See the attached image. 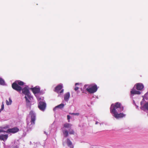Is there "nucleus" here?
<instances>
[{"instance_id":"nucleus-1","label":"nucleus","mask_w":148,"mask_h":148,"mask_svg":"<svg viewBox=\"0 0 148 148\" xmlns=\"http://www.w3.org/2000/svg\"><path fill=\"white\" fill-rule=\"evenodd\" d=\"M124 110V108L118 102L112 104L110 108V112L112 116L117 119L125 117L126 115L121 112Z\"/></svg>"},{"instance_id":"nucleus-2","label":"nucleus","mask_w":148,"mask_h":148,"mask_svg":"<svg viewBox=\"0 0 148 148\" xmlns=\"http://www.w3.org/2000/svg\"><path fill=\"white\" fill-rule=\"evenodd\" d=\"M24 84L23 82L20 80H16L12 84V86L14 89L20 92L22 87L19 86H23Z\"/></svg>"},{"instance_id":"nucleus-3","label":"nucleus","mask_w":148,"mask_h":148,"mask_svg":"<svg viewBox=\"0 0 148 148\" xmlns=\"http://www.w3.org/2000/svg\"><path fill=\"white\" fill-rule=\"evenodd\" d=\"M29 115L30 116L31 118L30 122L31 125H29V123H27V127L28 128H31L32 126L30 127L32 125H34L35 124V121L36 120V114L35 112L33 110L31 111L29 114Z\"/></svg>"},{"instance_id":"nucleus-4","label":"nucleus","mask_w":148,"mask_h":148,"mask_svg":"<svg viewBox=\"0 0 148 148\" xmlns=\"http://www.w3.org/2000/svg\"><path fill=\"white\" fill-rule=\"evenodd\" d=\"M21 90L23 94L25 95L29 99L32 98V97L31 96V94L29 90V88L28 86H26L23 88H22Z\"/></svg>"},{"instance_id":"nucleus-5","label":"nucleus","mask_w":148,"mask_h":148,"mask_svg":"<svg viewBox=\"0 0 148 148\" xmlns=\"http://www.w3.org/2000/svg\"><path fill=\"white\" fill-rule=\"evenodd\" d=\"M89 86L86 89V90L90 93H93L96 92L98 89L97 86L95 84L90 88H89Z\"/></svg>"},{"instance_id":"nucleus-6","label":"nucleus","mask_w":148,"mask_h":148,"mask_svg":"<svg viewBox=\"0 0 148 148\" xmlns=\"http://www.w3.org/2000/svg\"><path fill=\"white\" fill-rule=\"evenodd\" d=\"M46 107V104L45 101H39L38 104V107L41 110L44 111H45Z\"/></svg>"},{"instance_id":"nucleus-7","label":"nucleus","mask_w":148,"mask_h":148,"mask_svg":"<svg viewBox=\"0 0 148 148\" xmlns=\"http://www.w3.org/2000/svg\"><path fill=\"white\" fill-rule=\"evenodd\" d=\"M69 134H74L75 133L73 130L69 129ZM63 133L64 136L65 137H66L69 136V131L66 130H63Z\"/></svg>"},{"instance_id":"nucleus-8","label":"nucleus","mask_w":148,"mask_h":148,"mask_svg":"<svg viewBox=\"0 0 148 148\" xmlns=\"http://www.w3.org/2000/svg\"><path fill=\"white\" fill-rule=\"evenodd\" d=\"M19 129L16 127H14L12 128H10L8 129L6 131L7 133H15L19 131Z\"/></svg>"},{"instance_id":"nucleus-9","label":"nucleus","mask_w":148,"mask_h":148,"mask_svg":"<svg viewBox=\"0 0 148 148\" xmlns=\"http://www.w3.org/2000/svg\"><path fill=\"white\" fill-rule=\"evenodd\" d=\"M31 89L32 90L33 93L35 95L39 93L40 90V88L39 86H36L34 88H31Z\"/></svg>"},{"instance_id":"nucleus-10","label":"nucleus","mask_w":148,"mask_h":148,"mask_svg":"<svg viewBox=\"0 0 148 148\" xmlns=\"http://www.w3.org/2000/svg\"><path fill=\"white\" fill-rule=\"evenodd\" d=\"M135 86L133 87L130 91L131 95H140L141 94L140 91L136 90L135 88Z\"/></svg>"},{"instance_id":"nucleus-11","label":"nucleus","mask_w":148,"mask_h":148,"mask_svg":"<svg viewBox=\"0 0 148 148\" xmlns=\"http://www.w3.org/2000/svg\"><path fill=\"white\" fill-rule=\"evenodd\" d=\"M25 101L26 102V106L27 108H29V109L31 108V103L30 100H31L29 99L26 96L25 97Z\"/></svg>"},{"instance_id":"nucleus-12","label":"nucleus","mask_w":148,"mask_h":148,"mask_svg":"<svg viewBox=\"0 0 148 148\" xmlns=\"http://www.w3.org/2000/svg\"><path fill=\"white\" fill-rule=\"evenodd\" d=\"M135 86V87L136 86V89L139 90H142L144 87L143 84L141 83H137Z\"/></svg>"},{"instance_id":"nucleus-13","label":"nucleus","mask_w":148,"mask_h":148,"mask_svg":"<svg viewBox=\"0 0 148 148\" xmlns=\"http://www.w3.org/2000/svg\"><path fill=\"white\" fill-rule=\"evenodd\" d=\"M140 109L145 112L148 111V102L146 103L143 106L140 107Z\"/></svg>"},{"instance_id":"nucleus-14","label":"nucleus","mask_w":148,"mask_h":148,"mask_svg":"<svg viewBox=\"0 0 148 148\" xmlns=\"http://www.w3.org/2000/svg\"><path fill=\"white\" fill-rule=\"evenodd\" d=\"M62 87V84H60L55 88L54 91L58 93H59V91L61 89Z\"/></svg>"},{"instance_id":"nucleus-15","label":"nucleus","mask_w":148,"mask_h":148,"mask_svg":"<svg viewBox=\"0 0 148 148\" xmlns=\"http://www.w3.org/2000/svg\"><path fill=\"white\" fill-rule=\"evenodd\" d=\"M70 97V93L68 92L66 93L64 95V100L66 101H68Z\"/></svg>"},{"instance_id":"nucleus-16","label":"nucleus","mask_w":148,"mask_h":148,"mask_svg":"<svg viewBox=\"0 0 148 148\" xmlns=\"http://www.w3.org/2000/svg\"><path fill=\"white\" fill-rule=\"evenodd\" d=\"M64 106V105L63 103H61L59 105L56 106L53 109V110L54 111H56V110L57 108H59L60 109H62L63 108Z\"/></svg>"},{"instance_id":"nucleus-17","label":"nucleus","mask_w":148,"mask_h":148,"mask_svg":"<svg viewBox=\"0 0 148 148\" xmlns=\"http://www.w3.org/2000/svg\"><path fill=\"white\" fill-rule=\"evenodd\" d=\"M66 140V143L68 146L71 148H73V146L72 145V143L70 139L69 138H67Z\"/></svg>"},{"instance_id":"nucleus-18","label":"nucleus","mask_w":148,"mask_h":148,"mask_svg":"<svg viewBox=\"0 0 148 148\" xmlns=\"http://www.w3.org/2000/svg\"><path fill=\"white\" fill-rule=\"evenodd\" d=\"M71 125L70 123H66L64 124V127L66 128H70L71 126Z\"/></svg>"},{"instance_id":"nucleus-19","label":"nucleus","mask_w":148,"mask_h":148,"mask_svg":"<svg viewBox=\"0 0 148 148\" xmlns=\"http://www.w3.org/2000/svg\"><path fill=\"white\" fill-rule=\"evenodd\" d=\"M9 102L7 100H6V104L7 105H11V104H12V101L11 99V97H9Z\"/></svg>"},{"instance_id":"nucleus-20","label":"nucleus","mask_w":148,"mask_h":148,"mask_svg":"<svg viewBox=\"0 0 148 148\" xmlns=\"http://www.w3.org/2000/svg\"><path fill=\"white\" fill-rule=\"evenodd\" d=\"M0 84L4 85L5 84V82L4 80L1 77H0Z\"/></svg>"},{"instance_id":"nucleus-21","label":"nucleus","mask_w":148,"mask_h":148,"mask_svg":"<svg viewBox=\"0 0 148 148\" xmlns=\"http://www.w3.org/2000/svg\"><path fill=\"white\" fill-rule=\"evenodd\" d=\"M2 136L3 138V140H4V139L5 140L7 139L8 137V135L7 134L3 135H2Z\"/></svg>"},{"instance_id":"nucleus-22","label":"nucleus","mask_w":148,"mask_h":148,"mask_svg":"<svg viewBox=\"0 0 148 148\" xmlns=\"http://www.w3.org/2000/svg\"><path fill=\"white\" fill-rule=\"evenodd\" d=\"M4 109V105L3 104V102H2V104L1 105V108L0 109V113H1V112L2 110H3Z\"/></svg>"},{"instance_id":"nucleus-23","label":"nucleus","mask_w":148,"mask_h":148,"mask_svg":"<svg viewBox=\"0 0 148 148\" xmlns=\"http://www.w3.org/2000/svg\"><path fill=\"white\" fill-rule=\"evenodd\" d=\"M35 96L36 97L37 100L38 101H41V97H40L39 96H38L37 95H35Z\"/></svg>"},{"instance_id":"nucleus-24","label":"nucleus","mask_w":148,"mask_h":148,"mask_svg":"<svg viewBox=\"0 0 148 148\" xmlns=\"http://www.w3.org/2000/svg\"><path fill=\"white\" fill-rule=\"evenodd\" d=\"M35 96L36 97L37 100L38 101H41V97H40L39 96H38L37 95H35Z\"/></svg>"},{"instance_id":"nucleus-25","label":"nucleus","mask_w":148,"mask_h":148,"mask_svg":"<svg viewBox=\"0 0 148 148\" xmlns=\"http://www.w3.org/2000/svg\"><path fill=\"white\" fill-rule=\"evenodd\" d=\"M144 99H143L142 101L140 102V104L141 105L140 107H141L142 106H143V103H144Z\"/></svg>"},{"instance_id":"nucleus-26","label":"nucleus","mask_w":148,"mask_h":148,"mask_svg":"<svg viewBox=\"0 0 148 148\" xmlns=\"http://www.w3.org/2000/svg\"><path fill=\"white\" fill-rule=\"evenodd\" d=\"M39 93L40 95H42L44 94L45 93V92L43 90H40V92H39Z\"/></svg>"},{"instance_id":"nucleus-27","label":"nucleus","mask_w":148,"mask_h":148,"mask_svg":"<svg viewBox=\"0 0 148 148\" xmlns=\"http://www.w3.org/2000/svg\"><path fill=\"white\" fill-rule=\"evenodd\" d=\"M67 119L68 120V122H70V119L71 118V117H70V116L69 115H68L67 116Z\"/></svg>"},{"instance_id":"nucleus-28","label":"nucleus","mask_w":148,"mask_h":148,"mask_svg":"<svg viewBox=\"0 0 148 148\" xmlns=\"http://www.w3.org/2000/svg\"><path fill=\"white\" fill-rule=\"evenodd\" d=\"M72 114H73L74 115L78 116L79 114L78 113H73Z\"/></svg>"},{"instance_id":"nucleus-29","label":"nucleus","mask_w":148,"mask_h":148,"mask_svg":"<svg viewBox=\"0 0 148 148\" xmlns=\"http://www.w3.org/2000/svg\"><path fill=\"white\" fill-rule=\"evenodd\" d=\"M0 140H3V138L2 135H0Z\"/></svg>"},{"instance_id":"nucleus-30","label":"nucleus","mask_w":148,"mask_h":148,"mask_svg":"<svg viewBox=\"0 0 148 148\" xmlns=\"http://www.w3.org/2000/svg\"><path fill=\"white\" fill-rule=\"evenodd\" d=\"M79 89V88L77 87H75V88L74 90L75 91H77L78 90V89Z\"/></svg>"},{"instance_id":"nucleus-31","label":"nucleus","mask_w":148,"mask_h":148,"mask_svg":"<svg viewBox=\"0 0 148 148\" xmlns=\"http://www.w3.org/2000/svg\"><path fill=\"white\" fill-rule=\"evenodd\" d=\"M6 132L5 131H4L2 129H0V132Z\"/></svg>"},{"instance_id":"nucleus-32","label":"nucleus","mask_w":148,"mask_h":148,"mask_svg":"<svg viewBox=\"0 0 148 148\" xmlns=\"http://www.w3.org/2000/svg\"><path fill=\"white\" fill-rule=\"evenodd\" d=\"M41 98V101H45L44 100V97H42Z\"/></svg>"},{"instance_id":"nucleus-33","label":"nucleus","mask_w":148,"mask_h":148,"mask_svg":"<svg viewBox=\"0 0 148 148\" xmlns=\"http://www.w3.org/2000/svg\"><path fill=\"white\" fill-rule=\"evenodd\" d=\"M88 85H85L84 86V87H83V88L84 89H85V88H86V87L87 86H88Z\"/></svg>"},{"instance_id":"nucleus-34","label":"nucleus","mask_w":148,"mask_h":148,"mask_svg":"<svg viewBox=\"0 0 148 148\" xmlns=\"http://www.w3.org/2000/svg\"><path fill=\"white\" fill-rule=\"evenodd\" d=\"M63 91H64V89H62L60 92H59V93H62L63 92Z\"/></svg>"},{"instance_id":"nucleus-35","label":"nucleus","mask_w":148,"mask_h":148,"mask_svg":"<svg viewBox=\"0 0 148 148\" xmlns=\"http://www.w3.org/2000/svg\"><path fill=\"white\" fill-rule=\"evenodd\" d=\"M135 106L136 107V109H139V108H138V106L137 105H136V104H135Z\"/></svg>"},{"instance_id":"nucleus-36","label":"nucleus","mask_w":148,"mask_h":148,"mask_svg":"<svg viewBox=\"0 0 148 148\" xmlns=\"http://www.w3.org/2000/svg\"><path fill=\"white\" fill-rule=\"evenodd\" d=\"M12 148H18V147L17 145L13 147Z\"/></svg>"},{"instance_id":"nucleus-37","label":"nucleus","mask_w":148,"mask_h":148,"mask_svg":"<svg viewBox=\"0 0 148 148\" xmlns=\"http://www.w3.org/2000/svg\"><path fill=\"white\" fill-rule=\"evenodd\" d=\"M79 84V83H76L75 84V86H77V85H78Z\"/></svg>"},{"instance_id":"nucleus-38","label":"nucleus","mask_w":148,"mask_h":148,"mask_svg":"<svg viewBox=\"0 0 148 148\" xmlns=\"http://www.w3.org/2000/svg\"><path fill=\"white\" fill-rule=\"evenodd\" d=\"M44 133L45 134H46V135H47V133L45 131L44 132Z\"/></svg>"},{"instance_id":"nucleus-39","label":"nucleus","mask_w":148,"mask_h":148,"mask_svg":"<svg viewBox=\"0 0 148 148\" xmlns=\"http://www.w3.org/2000/svg\"><path fill=\"white\" fill-rule=\"evenodd\" d=\"M98 123V121H96L95 122V124H97Z\"/></svg>"},{"instance_id":"nucleus-40","label":"nucleus","mask_w":148,"mask_h":148,"mask_svg":"<svg viewBox=\"0 0 148 148\" xmlns=\"http://www.w3.org/2000/svg\"><path fill=\"white\" fill-rule=\"evenodd\" d=\"M134 103L135 105V104H136L134 101Z\"/></svg>"},{"instance_id":"nucleus-41","label":"nucleus","mask_w":148,"mask_h":148,"mask_svg":"<svg viewBox=\"0 0 148 148\" xmlns=\"http://www.w3.org/2000/svg\"><path fill=\"white\" fill-rule=\"evenodd\" d=\"M6 128V127H4L3 128V129H5V128Z\"/></svg>"},{"instance_id":"nucleus-42","label":"nucleus","mask_w":148,"mask_h":148,"mask_svg":"<svg viewBox=\"0 0 148 148\" xmlns=\"http://www.w3.org/2000/svg\"><path fill=\"white\" fill-rule=\"evenodd\" d=\"M147 116H148V114H147Z\"/></svg>"}]
</instances>
